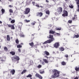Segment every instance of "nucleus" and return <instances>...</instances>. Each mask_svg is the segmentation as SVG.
Segmentation results:
<instances>
[{
	"mask_svg": "<svg viewBox=\"0 0 79 79\" xmlns=\"http://www.w3.org/2000/svg\"><path fill=\"white\" fill-rule=\"evenodd\" d=\"M53 72L55 73H54L53 76V78H56V77H58L60 76L59 74H60V71H58V70L54 69L53 70H52Z\"/></svg>",
	"mask_w": 79,
	"mask_h": 79,
	"instance_id": "obj_1",
	"label": "nucleus"
},
{
	"mask_svg": "<svg viewBox=\"0 0 79 79\" xmlns=\"http://www.w3.org/2000/svg\"><path fill=\"white\" fill-rule=\"evenodd\" d=\"M49 39H51L45 41L43 43V44H48V43H51V42H52V41H53V40H55V39L53 38V35H50L49 36Z\"/></svg>",
	"mask_w": 79,
	"mask_h": 79,
	"instance_id": "obj_2",
	"label": "nucleus"
},
{
	"mask_svg": "<svg viewBox=\"0 0 79 79\" xmlns=\"http://www.w3.org/2000/svg\"><path fill=\"white\" fill-rule=\"evenodd\" d=\"M13 59L12 60L13 61L15 62L16 61H17V63H19V60H20L19 57L18 56H15L13 57Z\"/></svg>",
	"mask_w": 79,
	"mask_h": 79,
	"instance_id": "obj_3",
	"label": "nucleus"
},
{
	"mask_svg": "<svg viewBox=\"0 0 79 79\" xmlns=\"http://www.w3.org/2000/svg\"><path fill=\"white\" fill-rule=\"evenodd\" d=\"M62 9L61 7H59L58 8L57 12L55 13L56 15H59L60 14H61L62 12Z\"/></svg>",
	"mask_w": 79,
	"mask_h": 79,
	"instance_id": "obj_4",
	"label": "nucleus"
},
{
	"mask_svg": "<svg viewBox=\"0 0 79 79\" xmlns=\"http://www.w3.org/2000/svg\"><path fill=\"white\" fill-rule=\"evenodd\" d=\"M31 9L29 8H26L25 11H24L25 15H27L30 12Z\"/></svg>",
	"mask_w": 79,
	"mask_h": 79,
	"instance_id": "obj_5",
	"label": "nucleus"
},
{
	"mask_svg": "<svg viewBox=\"0 0 79 79\" xmlns=\"http://www.w3.org/2000/svg\"><path fill=\"white\" fill-rule=\"evenodd\" d=\"M68 11L66 10H64V13L62 14V16L64 17L65 16H68Z\"/></svg>",
	"mask_w": 79,
	"mask_h": 79,
	"instance_id": "obj_6",
	"label": "nucleus"
},
{
	"mask_svg": "<svg viewBox=\"0 0 79 79\" xmlns=\"http://www.w3.org/2000/svg\"><path fill=\"white\" fill-rule=\"evenodd\" d=\"M59 46H60V44H59V43L58 42L55 43L54 45V47L56 48H58Z\"/></svg>",
	"mask_w": 79,
	"mask_h": 79,
	"instance_id": "obj_7",
	"label": "nucleus"
},
{
	"mask_svg": "<svg viewBox=\"0 0 79 79\" xmlns=\"http://www.w3.org/2000/svg\"><path fill=\"white\" fill-rule=\"evenodd\" d=\"M77 2V4L78 8L77 11L78 12H79V0H75Z\"/></svg>",
	"mask_w": 79,
	"mask_h": 79,
	"instance_id": "obj_8",
	"label": "nucleus"
},
{
	"mask_svg": "<svg viewBox=\"0 0 79 79\" xmlns=\"http://www.w3.org/2000/svg\"><path fill=\"white\" fill-rule=\"evenodd\" d=\"M43 15V14L42 13L40 12L39 13L38 12L37 13V16H39V17H41L42 15Z\"/></svg>",
	"mask_w": 79,
	"mask_h": 79,
	"instance_id": "obj_9",
	"label": "nucleus"
},
{
	"mask_svg": "<svg viewBox=\"0 0 79 79\" xmlns=\"http://www.w3.org/2000/svg\"><path fill=\"white\" fill-rule=\"evenodd\" d=\"M35 76L37 77H38V78H39V79H42V77L41 76L39 75V74H36L35 75Z\"/></svg>",
	"mask_w": 79,
	"mask_h": 79,
	"instance_id": "obj_10",
	"label": "nucleus"
},
{
	"mask_svg": "<svg viewBox=\"0 0 79 79\" xmlns=\"http://www.w3.org/2000/svg\"><path fill=\"white\" fill-rule=\"evenodd\" d=\"M49 59L51 62H52V61H53V60H54V57H49Z\"/></svg>",
	"mask_w": 79,
	"mask_h": 79,
	"instance_id": "obj_11",
	"label": "nucleus"
},
{
	"mask_svg": "<svg viewBox=\"0 0 79 79\" xmlns=\"http://www.w3.org/2000/svg\"><path fill=\"white\" fill-rule=\"evenodd\" d=\"M22 25H23V23L21 22H20L19 24L18 27L21 29L22 27Z\"/></svg>",
	"mask_w": 79,
	"mask_h": 79,
	"instance_id": "obj_12",
	"label": "nucleus"
},
{
	"mask_svg": "<svg viewBox=\"0 0 79 79\" xmlns=\"http://www.w3.org/2000/svg\"><path fill=\"white\" fill-rule=\"evenodd\" d=\"M10 73H12V75L15 74V70L13 69L12 70H11L10 71Z\"/></svg>",
	"mask_w": 79,
	"mask_h": 79,
	"instance_id": "obj_13",
	"label": "nucleus"
},
{
	"mask_svg": "<svg viewBox=\"0 0 79 79\" xmlns=\"http://www.w3.org/2000/svg\"><path fill=\"white\" fill-rule=\"evenodd\" d=\"M75 70L76 72H77V71L79 72V67H77V66H76L75 68Z\"/></svg>",
	"mask_w": 79,
	"mask_h": 79,
	"instance_id": "obj_14",
	"label": "nucleus"
},
{
	"mask_svg": "<svg viewBox=\"0 0 79 79\" xmlns=\"http://www.w3.org/2000/svg\"><path fill=\"white\" fill-rule=\"evenodd\" d=\"M43 60L44 61L45 63H47V64L48 63V60H47L45 59H43Z\"/></svg>",
	"mask_w": 79,
	"mask_h": 79,
	"instance_id": "obj_15",
	"label": "nucleus"
},
{
	"mask_svg": "<svg viewBox=\"0 0 79 79\" xmlns=\"http://www.w3.org/2000/svg\"><path fill=\"white\" fill-rule=\"evenodd\" d=\"M44 54H45V55H47V56H48V55H50V53H49V52H47V51H44Z\"/></svg>",
	"mask_w": 79,
	"mask_h": 79,
	"instance_id": "obj_16",
	"label": "nucleus"
},
{
	"mask_svg": "<svg viewBox=\"0 0 79 79\" xmlns=\"http://www.w3.org/2000/svg\"><path fill=\"white\" fill-rule=\"evenodd\" d=\"M10 37L9 35H7V41H10Z\"/></svg>",
	"mask_w": 79,
	"mask_h": 79,
	"instance_id": "obj_17",
	"label": "nucleus"
},
{
	"mask_svg": "<svg viewBox=\"0 0 79 79\" xmlns=\"http://www.w3.org/2000/svg\"><path fill=\"white\" fill-rule=\"evenodd\" d=\"M52 20H53V21L54 20V21H57V20H58V18H55L54 17L52 18Z\"/></svg>",
	"mask_w": 79,
	"mask_h": 79,
	"instance_id": "obj_18",
	"label": "nucleus"
},
{
	"mask_svg": "<svg viewBox=\"0 0 79 79\" xmlns=\"http://www.w3.org/2000/svg\"><path fill=\"white\" fill-rule=\"evenodd\" d=\"M49 33H50V34H53L55 33V31H53L51 30L50 31Z\"/></svg>",
	"mask_w": 79,
	"mask_h": 79,
	"instance_id": "obj_19",
	"label": "nucleus"
},
{
	"mask_svg": "<svg viewBox=\"0 0 79 79\" xmlns=\"http://www.w3.org/2000/svg\"><path fill=\"white\" fill-rule=\"evenodd\" d=\"M60 51H61V52H62L63 51H64V48L63 47H61L60 48Z\"/></svg>",
	"mask_w": 79,
	"mask_h": 79,
	"instance_id": "obj_20",
	"label": "nucleus"
},
{
	"mask_svg": "<svg viewBox=\"0 0 79 79\" xmlns=\"http://www.w3.org/2000/svg\"><path fill=\"white\" fill-rule=\"evenodd\" d=\"M10 53L12 55H15V52H10Z\"/></svg>",
	"mask_w": 79,
	"mask_h": 79,
	"instance_id": "obj_21",
	"label": "nucleus"
},
{
	"mask_svg": "<svg viewBox=\"0 0 79 79\" xmlns=\"http://www.w3.org/2000/svg\"><path fill=\"white\" fill-rule=\"evenodd\" d=\"M79 35H74V36L73 37V38H78V37H79Z\"/></svg>",
	"mask_w": 79,
	"mask_h": 79,
	"instance_id": "obj_22",
	"label": "nucleus"
},
{
	"mask_svg": "<svg viewBox=\"0 0 79 79\" xmlns=\"http://www.w3.org/2000/svg\"><path fill=\"white\" fill-rule=\"evenodd\" d=\"M29 44L30 46H31V47H32L34 46V43L33 42L30 43Z\"/></svg>",
	"mask_w": 79,
	"mask_h": 79,
	"instance_id": "obj_23",
	"label": "nucleus"
},
{
	"mask_svg": "<svg viewBox=\"0 0 79 79\" xmlns=\"http://www.w3.org/2000/svg\"><path fill=\"white\" fill-rule=\"evenodd\" d=\"M40 63L41 64H42L43 65H44V64H45V62H44V61H41V60H40Z\"/></svg>",
	"mask_w": 79,
	"mask_h": 79,
	"instance_id": "obj_24",
	"label": "nucleus"
},
{
	"mask_svg": "<svg viewBox=\"0 0 79 79\" xmlns=\"http://www.w3.org/2000/svg\"><path fill=\"white\" fill-rule=\"evenodd\" d=\"M32 75L31 74H29L27 76V77H32Z\"/></svg>",
	"mask_w": 79,
	"mask_h": 79,
	"instance_id": "obj_25",
	"label": "nucleus"
},
{
	"mask_svg": "<svg viewBox=\"0 0 79 79\" xmlns=\"http://www.w3.org/2000/svg\"><path fill=\"white\" fill-rule=\"evenodd\" d=\"M17 48H22V45H17Z\"/></svg>",
	"mask_w": 79,
	"mask_h": 79,
	"instance_id": "obj_26",
	"label": "nucleus"
},
{
	"mask_svg": "<svg viewBox=\"0 0 79 79\" xmlns=\"http://www.w3.org/2000/svg\"><path fill=\"white\" fill-rule=\"evenodd\" d=\"M40 73L41 74H44V70H40Z\"/></svg>",
	"mask_w": 79,
	"mask_h": 79,
	"instance_id": "obj_27",
	"label": "nucleus"
},
{
	"mask_svg": "<svg viewBox=\"0 0 79 79\" xmlns=\"http://www.w3.org/2000/svg\"><path fill=\"white\" fill-rule=\"evenodd\" d=\"M27 71V70H23V71L21 73L22 74H24V73H25Z\"/></svg>",
	"mask_w": 79,
	"mask_h": 79,
	"instance_id": "obj_28",
	"label": "nucleus"
},
{
	"mask_svg": "<svg viewBox=\"0 0 79 79\" xmlns=\"http://www.w3.org/2000/svg\"><path fill=\"white\" fill-rule=\"evenodd\" d=\"M46 13L48 15H49L50 14V12H49V10H46Z\"/></svg>",
	"mask_w": 79,
	"mask_h": 79,
	"instance_id": "obj_29",
	"label": "nucleus"
},
{
	"mask_svg": "<svg viewBox=\"0 0 79 79\" xmlns=\"http://www.w3.org/2000/svg\"><path fill=\"white\" fill-rule=\"evenodd\" d=\"M0 61H2V62H4L5 61H6V60H3L2 59V58H0Z\"/></svg>",
	"mask_w": 79,
	"mask_h": 79,
	"instance_id": "obj_30",
	"label": "nucleus"
},
{
	"mask_svg": "<svg viewBox=\"0 0 79 79\" xmlns=\"http://www.w3.org/2000/svg\"><path fill=\"white\" fill-rule=\"evenodd\" d=\"M61 64L62 65H66V63L65 62L63 61L62 62Z\"/></svg>",
	"mask_w": 79,
	"mask_h": 79,
	"instance_id": "obj_31",
	"label": "nucleus"
},
{
	"mask_svg": "<svg viewBox=\"0 0 79 79\" xmlns=\"http://www.w3.org/2000/svg\"><path fill=\"white\" fill-rule=\"evenodd\" d=\"M76 18H77V15H75L73 18L72 19L73 20H75V19H76Z\"/></svg>",
	"mask_w": 79,
	"mask_h": 79,
	"instance_id": "obj_32",
	"label": "nucleus"
},
{
	"mask_svg": "<svg viewBox=\"0 0 79 79\" xmlns=\"http://www.w3.org/2000/svg\"><path fill=\"white\" fill-rule=\"evenodd\" d=\"M11 29H15V27L14 26V25H11Z\"/></svg>",
	"mask_w": 79,
	"mask_h": 79,
	"instance_id": "obj_33",
	"label": "nucleus"
},
{
	"mask_svg": "<svg viewBox=\"0 0 79 79\" xmlns=\"http://www.w3.org/2000/svg\"><path fill=\"white\" fill-rule=\"evenodd\" d=\"M61 29V28L60 27H56V30L57 31H60Z\"/></svg>",
	"mask_w": 79,
	"mask_h": 79,
	"instance_id": "obj_34",
	"label": "nucleus"
},
{
	"mask_svg": "<svg viewBox=\"0 0 79 79\" xmlns=\"http://www.w3.org/2000/svg\"><path fill=\"white\" fill-rule=\"evenodd\" d=\"M1 11H2V14H3V13H5V10L3 9H2L1 10Z\"/></svg>",
	"mask_w": 79,
	"mask_h": 79,
	"instance_id": "obj_35",
	"label": "nucleus"
},
{
	"mask_svg": "<svg viewBox=\"0 0 79 79\" xmlns=\"http://www.w3.org/2000/svg\"><path fill=\"white\" fill-rule=\"evenodd\" d=\"M75 27L74 25H72L70 26V28H73V29H75Z\"/></svg>",
	"mask_w": 79,
	"mask_h": 79,
	"instance_id": "obj_36",
	"label": "nucleus"
},
{
	"mask_svg": "<svg viewBox=\"0 0 79 79\" xmlns=\"http://www.w3.org/2000/svg\"><path fill=\"white\" fill-rule=\"evenodd\" d=\"M11 23H15V20H12L10 22Z\"/></svg>",
	"mask_w": 79,
	"mask_h": 79,
	"instance_id": "obj_37",
	"label": "nucleus"
},
{
	"mask_svg": "<svg viewBox=\"0 0 79 79\" xmlns=\"http://www.w3.org/2000/svg\"><path fill=\"white\" fill-rule=\"evenodd\" d=\"M21 37H24V35L23 34V33H20Z\"/></svg>",
	"mask_w": 79,
	"mask_h": 79,
	"instance_id": "obj_38",
	"label": "nucleus"
},
{
	"mask_svg": "<svg viewBox=\"0 0 79 79\" xmlns=\"http://www.w3.org/2000/svg\"><path fill=\"white\" fill-rule=\"evenodd\" d=\"M69 7L70 8H73V6L71 4H70L69 5Z\"/></svg>",
	"mask_w": 79,
	"mask_h": 79,
	"instance_id": "obj_39",
	"label": "nucleus"
},
{
	"mask_svg": "<svg viewBox=\"0 0 79 79\" xmlns=\"http://www.w3.org/2000/svg\"><path fill=\"white\" fill-rule=\"evenodd\" d=\"M15 42L16 44H19V40H18V39L16 40Z\"/></svg>",
	"mask_w": 79,
	"mask_h": 79,
	"instance_id": "obj_40",
	"label": "nucleus"
},
{
	"mask_svg": "<svg viewBox=\"0 0 79 79\" xmlns=\"http://www.w3.org/2000/svg\"><path fill=\"white\" fill-rule=\"evenodd\" d=\"M25 23H29V22H30V20L25 19Z\"/></svg>",
	"mask_w": 79,
	"mask_h": 79,
	"instance_id": "obj_41",
	"label": "nucleus"
},
{
	"mask_svg": "<svg viewBox=\"0 0 79 79\" xmlns=\"http://www.w3.org/2000/svg\"><path fill=\"white\" fill-rule=\"evenodd\" d=\"M64 57H65V58H66L67 59H68V55L65 54L64 55Z\"/></svg>",
	"mask_w": 79,
	"mask_h": 79,
	"instance_id": "obj_42",
	"label": "nucleus"
},
{
	"mask_svg": "<svg viewBox=\"0 0 79 79\" xmlns=\"http://www.w3.org/2000/svg\"><path fill=\"white\" fill-rule=\"evenodd\" d=\"M37 67L38 68H42V65L39 64L38 66H37Z\"/></svg>",
	"mask_w": 79,
	"mask_h": 79,
	"instance_id": "obj_43",
	"label": "nucleus"
},
{
	"mask_svg": "<svg viewBox=\"0 0 79 79\" xmlns=\"http://www.w3.org/2000/svg\"><path fill=\"white\" fill-rule=\"evenodd\" d=\"M4 50H5V51H7L8 48L6 47H5L4 48Z\"/></svg>",
	"mask_w": 79,
	"mask_h": 79,
	"instance_id": "obj_44",
	"label": "nucleus"
},
{
	"mask_svg": "<svg viewBox=\"0 0 79 79\" xmlns=\"http://www.w3.org/2000/svg\"><path fill=\"white\" fill-rule=\"evenodd\" d=\"M68 23H70V24H71V23H72V20H69L68 21Z\"/></svg>",
	"mask_w": 79,
	"mask_h": 79,
	"instance_id": "obj_45",
	"label": "nucleus"
},
{
	"mask_svg": "<svg viewBox=\"0 0 79 79\" xmlns=\"http://www.w3.org/2000/svg\"><path fill=\"white\" fill-rule=\"evenodd\" d=\"M49 78L50 79H52V77L53 78V77L52 76H52H49Z\"/></svg>",
	"mask_w": 79,
	"mask_h": 79,
	"instance_id": "obj_46",
	"label": "nucleus"
},
{
	"mask_svg": "<svg viewBox=\"0 0 79 79\" xmlns=\"http://www.w3.org/2000/svg\"><path fill=\"white\" fill-rule=\"evenodd\" d=\"M9 11L10 13H13V10H12V9H10L9 10Z\"/></svg>",
	"mask_w": 79,
	"mask_h": 79,
	"instance_id": "obj_47",
	"label": "nucleus"
},
{
	"mask_svg": "<svg viewBox=\"0 0 79 79\" xmlns=\"http://www.w3.org/2000/svg\"><path fill=\"white\" fill-rule=\"evenodd\" d=\"M7 25L8 27H11V26L12 25L10 24H7Z\"/></svg>",
	"mask_w": 79,
	"mask_h": 79,
	"instance_id": "obj_48",
	"label": "nucleus"
},
{
	"mask_svg": "<svg viewBox=\"0 0 79 79\" xmlns=\"http://www.w3.org/2000/svg\"><path fill=\"white\" fill-rule=\"evenodd\" d=\"M18 51H19V52H20V53H21V49H19L18 50Z\"/></svg>",
	"mask_w": 79,
	"mask_h": 79,
	"instance_id": "obj_49",
	"label": "nucleus"
},
{
	"mask_svg": "<svg viewBox=\"0 0 79 79\" xmlns=\"http://www.w3.org/2000/svg\"><path fill=\"white\" fill-rule=\"evenodd\" d=\"M32 25H33V26H34L35 25V23L34 22H32L31 23Z\"/></svg>",
	"mask_w": 79,
	"mask_h": 79,
	"instance_id": "obj_50",
	"label": "nucleus"
},
{
	"mask_svg": "<svg viewBox=\"0 0 79 79\" xmlns=\"http://www.w3.org/2000/svg\"><path fill=\"white\" fill-rule=\"evenodd\" d=\"M56 34L58 35V36H60V34L59 33H56Z\"/></svg>",
	"mask_w": 79,
	"mask_h": 79,
	"instance_id": "obj_51",
	"label": "nucleus"
},
{
	"mask_svg": "<svg viewBox=\"0 0 79 79\" xmlns=\"http://www.w3.org/2000/svg\"><path fill=\"white\" fill-rule=\"evenodd\" d=\"M36 6H37V7H40L39 5L38 4H37L36 5Z\"/></svg>",
	"mask_w": 79,
	"mask_h": 79,
	"instance_id": "obj_52",
	"label": "nucleus"
},
{
	"mask_svg": "<svg viewBox=\"0 0 79 79\" xmlns=\"http://www.w3.org/2000/svg\"><path fill=\"white\" fill-rule=\"evenodd\" d=\"M45 58H48V57L47 56H44Z\"/></svg>",
	"mask_w": 79,
	"mask_h": 79,
	"instance_id": "obj_53",
	"label": "nucleus"
},
{
	"mask_svg": "<svg viewBox=\"0 0 79 79\" xmlns=\"http://www.w3.org/2000/svg\"><path fill=\"white\" fill-rule=\"evenodd\" d=\"M46 1L47 3H48L49 2V1H48V0H46Z\"/></svg>",
	"mask_w": 79,
	"mask_h": 79,
	"instance_id": "obj_54",
	"label": "nucleus"
},
{
	"mask_svg": "<svg viewBox=\"0 0 79 79\" xmlns=\"http://www.w3.org/2000/svg\"><path fill=\"white\" fill-rule=\"evenodd\" d=\"M32 4H33V5H34L35 4V2H32Z\"/></svg>",
	"mask_w": 79,
	"mask_h": 79,
	"instance_id": "obj_55",
	"label": "nucleus"
},
{
	"mask_svg": "<svg viewBox=\"0 0 79 79\" xmlns=\"http://www.w3.org/2000/svg\"><path fill=\"white\" fill-rule=\"evenodd\" d=\"M74 79H78V77H76L74 78Z\"/></svg>",
	"mask_w": 79,
	"mask_h": 79,
	"instance_id": "obj_56",
	"label": "nucleus"
},
{
	"mask_svg": "<svg viewBox=\"0 0 79 79\" xmlns=\"http://www.w3.org/2000/svg\"><path fill=\"white\" fill-rule=\"evenodd\" d=\"M47 18V16H46L44 19H46V18Z\"/></svg>",
	"mask_w": 79,
	"mask_h": 79,
	"instance_id": "obj_57",
	"label": "nucleus"
},
{
	"mask_svg": "<svg viewBox=\"0 0 79 79\" xmlns=\"http://www.w3.org/2000/svg\"><path fill=\"white\" fill-rule=\"evenodd\" d=\"M77 41H76L74 43L75 44H77Z\"/></svg>",
	"mask_w": 79,
	"mask_h": 79,
	"instance_id": "obj_58",
	"label": "nucleus"
},
{
	"mask_svg": "<svg viewBox=\"0 0 79 79\" xmlns=\"http://www.w3.org/2000/svg\"><path fill=\"white\" fill-rule=\"evenodd\" d=\"M2 22L0 20V24H2Z\"/></svg>",
	"mask_w": 79,
	"mask_h": 79,
	"instance_id": "obj_59",
	"label": "nucleus"
},
{
	"mask_svg": "<svg viewBox=\"0 0 79 79\" xmlns=\"http://www.w3.org/2000/svg\"><path fill=\"white\" fill-rule=\"evenodd\" d=\"M9 7H10V8H11V7H12L11 5H9Z\"/></svg>",
	"mask_w": 79,
	"mask_h": 79,
	"instance_id": "obj_60",
	"label": "nucleus"
},
{
	"mask_svg": "<svg viewBox=\"0 0 79 79\" xmlns=\"http://www.w3.org/2000/svg\"><path fill=\"white\" fill-rule=\"evenodd\" d=\"M9 21H11V18H10L9 19Z\"/></svg>",
	"mask_w": 79,
	"mask_h": 79,
	"instance_id": "obj_61",
	"label": "nucleus"
},
{
	"mask_svg": "<svg viewBox=\"0 0 79 79\" xmlns=\"http://www.w3.org/2000/svg\"><path fill=\"white\" fill-rule=\"evenodd\" d=\"M48 6L49 7H51V5H48Z\"/></svg>",
	"mask_w": 79,
	"mask_h": 79,
	"instance_id": "obj_62",
	"label": "nucleus"
},
{
	"mask_svg": "<svg viewBox=\"0 0 79 79\" xmlns=\"http://www.w3.org/2000/svg\"><path fill=\"white\" fill-rule=\"evenodd\" d=\"M9 1H10V2H12V0H8Z\"/></svg>",
	"mask_w": 79,
	"mask_h": 79,
	"instance_id": "obj_63",
	"label": "nucleus"
},
{
	"mask_svg": "<svg viewBox=\"0 0 79 79\" xmlns=\"http://www.w3.org/2000/svg\"><path fill=\"white\" fill-rule=\"evenodd\" d=\"M64 76H66V74H63Z\"/></svg>",
	"mask_w": 79,
	"mask_h": 79,
	"instance_id": "obj_64",
	"label": "nucleus"
}]
</instances>
